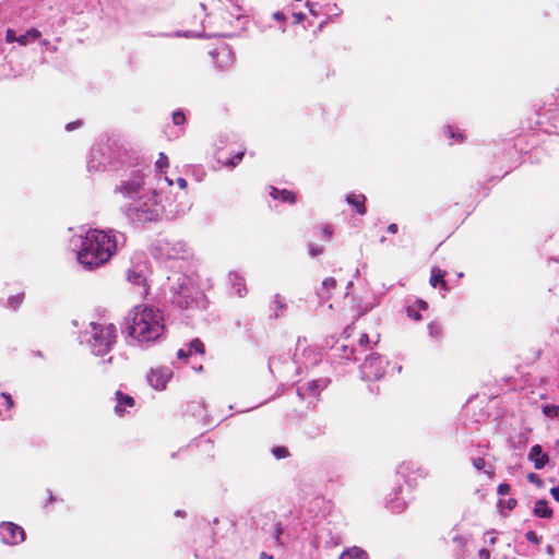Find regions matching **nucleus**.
Returning a JSON list of instances; mask_svg holds the SVG:
<instances>
[{"label":"nucleus","mask_w":559,"mask_h":559,"mask_svg":"<svg viewBox=\"0 0 559 559\" xmlns=\"http://www.w3.org/2000/svg\"><path fill=\"white\" fill-rule=\"evenodd\" d=\"M155 376H157V373H156L155 371H153V372H152V376H151V378H150V380H151V381H153V378H154Z\"/></svg>","instance_id":"603ef678"},{"label":"nucleus","mask_w":559,"mask_h":559,"mask_svg":"<svg viewBox=\"0 0 559 559\" xmlns=\"http://www.w3.org/2000/svg\"><path fill=\"white\" fill-rule=\"evenodd\" d=\"M528 460L534 462L536 469H542L548 463V455L543 453L542 445L535 444L530 450Z\"/></svg>","instance_id":"9b49d317"},{"label":"nucleus","mask_w":559,"mask_h":559,"mask_svg":"<svg viewBox=\"0 0 559 559\" xmlns=\"http://www.w3.org/2000/svg\"><path fill=\"white\" fill-rule=\"evenodd\" d=\"M341 559H368L367 552L358 547L344 551Z\"/></svg>","instance_id":"f3484780"},{"label":"nucleus","mask_w":559,"mask_h":559,"mask_svg":"<svg viewBox=\"0 0 559 559\" xmlns=\"http://www.w3.org/2000/svg\"><path fill=\"white\" fill-rule=\"evenodd\" d=\"M379 343V335L377 336V340L374 341V344Z\"/></svg>","instance_id":"5fc2aeb1"},{"label":"nucleus","mask_w":559,"mask_h":559,"mask_svg":"<svg viewBox=\"0 0 559 559\" xmlns=\"http://www.w3.org/2000/svg\"><path fill=\"white\" fill-rule=\"evenodd\" d=\"M98 153H100V148H93V150H92V157H93V159H94V158H96V155H97Z\"/></svg>","instance_id":"3c124183"},{"label":"nucleus","mask_w":559,"mask_h":559,"mask_svg":"<svg viewBox=\"0 0 559 559\" xmlns=\"http://www.w3.org/2000/svg\"><path fill=\"white\" fill-rule=\"evenodd\" d=\"M156 167L160 173H164L166 168L169 166L168 157L164 153H159V156L155 163Z\"/></svg>","instance_id":"393cba45"},{"label":"nucleus","mask_w":559,"mask_h":559,"mask_svg":"<svg viewBox=\"0 0 559 559\" xmlns=\"http://www.w3.org/2000/svg\"><path fill=\"white\" fill-rule=\"evenodd\" d=\"M156 199L157 195L153 193L152 198L148 200L150 202H144L136 209L138 221L154 222L159 218L162 214V205Z\"/></svg>","instance_id":"39448f33"},{"label":"nucleus","mask_w":559,"mask_h":559,"mask_svg":"<svg viewBox=\"0 0 559 559\" xmlns=\"http://www.w3.org/2000/svg\"><path fill=\"white\" fill-rule=\"evenodd\" d=\"M328 383L325 380H311L307 383L302 384L298 388L297 394L300 399H307V397H316L318 399L320 396L321 390L326 388Z\"/></svg>","instance_id":"6e6552de"},{"label":"nucleus","mask_w":559,"mask_h":559,"mask_svg":"<svg viewBox=\"0 0 559 559\" xmlns=\"http://www.w3.org/2000/svg\"><path fill=\"white\" fill-rule=\"evenodd\" d=\"M525 537L528 542L534 544H539L540 542V537H538L534 531L526 532Z\"/></svg>","instance_id":"7c9ffc66"},{"label":"nucleus","mask_w":559,"mask_h":559,"mask_svg":"<svg viewBox=\"0 0 559 559\" xmlns=\"http://www.w3.org/2000/svg\"><path fill=\"white\" fill-rule=\"evenodd\" d=\"M190 355L191 354H190L189 349L188 350L179 349L178 353H177V357L179 359H187Z\"/></svg>","instance_id":"c9c22d12"},{"label":"nucleus","mask_w":559,"mask_h":559,"mask_svg":"<svg viewBox=\"0 0 559 559\" xmlns=\"http://www.w3.org/2000/svg\"><path fill=\"white\" fill-rule=\"evenodd\" d=\"M186 251V245L182 241L168 238L157 239L153 247V254L157 259H178Z\"/></svg>","instance_id":"20e7f679"},{"label":"nucleus","mask_w":559,"mask_h":559,"mask_svg":"<svg viewBox=\"0 0 559 559\" xmlns=\"http://www.w3.org/2000/svg\"><path fill=\"white\" fill-rule=\"evenodd\" d=\"M473 466L478 469V471H481L485 468L486 466V461L484 457H475L473 459Z\"/></svg>","instance_id":"c756f323"},{"label":"nucleus","mask_w":559,"mask_h":559,"mask_svg":"<svg viewBox=\"0 0 559 559\" xmlns=\"http://www.w3.org/2000/svg\"><path fill=\"white\" fill-rule=\"evenodd\" d=\"M90 345L95 355L109 353L117 340V328L112 323H91Z\"/></svg>","instance_id":"7ed1b4c3"},{"label":"nucleus","mask_w":559,"mask_h":559,"mask_svg":"<svg viewBox=\"0 0 559 559\" xmlns=\"http://www.w3.org/2000/svg\"><path fill=\"white\" fill-rule=\"evenodd\" d=\"M444 276H445V272L438 269V267H433L431 270V276H430V285L432 287H437L438 285H440V287L443 289V290H447V282L444 280Z\"/></svg>","instance_id":"2eb2a0df"},{"label":"nucleus","mask_w":559,"mask_h":559,"mask_svg":"<svg viewBox=\"0 0 559 559\" xmlns=\"http://www.w3.org/2000/svg\"><path fill=\"white\" fill-rule=\"evenodd\" d=\"M282 533H283V530L281 527V524H277L276 528H275V539H276V543H278V544H280V536Z\"/></svg>","instance_id":"ea45409f"},{"label":"nucleus","mask_w":559,"mask_h":559,"mask_svg":"<svg viewBox=\"0 0 559 559\" xmlns=\"http://www.w3.org/2000/svg\"><path fill=\"white\" fill-rule=\"evenodd\" d=\"M322 233L324 234L325 237L330 238L332 235V229L330 226H325L322 228Z\"/></svg>","instance_id":"49530a36"},{"label":"nucleus","mask_w":559,"mask_h":559,"mask_svg":"<svg viewBox=\"0 0 559 559\" xmlns=\"http://www.w3.org/2000/svg\"><path fill=\"white\" fill-rule=\"evenodd\" d=\"M392 502H393L392 509H396L397 512L404 511L407 506L406 502H404V501H402V502L392 501Z\"/></svg>","instance_id":"72a5a7b5"},{"label":"nucleus","mask_w":559,"mask_h":559,"mask_svg":"<svg viewBox=\"0 0 559 559\" xmlns=\"http://www.w3.org/2000/svg\"><path fill=\"white\" fill-rule=\"evenodd\" d=\"M40 32L37 28H31L22 36L26 37V45L28 44L29 39L36 40L40 37Z\"/></svg>","instance_id":"cd10ccee"},{"label":"nucleus","mask_w":559,"mask_h":559,"mask_svg":"<svg viewBox=\"0 0 559 559\" xmlns=\"http://www.w3.org/2000/svg\"><path fill=\"white\" fill-rule=\"evenodd\" d=\"M533 513L537 518L550 519V518H552L554 511L549 507L548 501H546L544 499H539L535 502Z\"/></svg>","instance_id":"ddd939ff"},{"label":"nucleus","mask_w":559,"mask_h":559,"mask_svg":"<svg viewBox=\"0 0 559 559\" xmlns=\"http://www.w3.org/2000/svg\"><path fill=\"white\" fill-rule=\"evenodd\" d=\"M362 372L369 379L380 380L385 373V360L380 355H371L362 365Z\"/></svg>","instance_id":"0eeeda50"},{"label":"nucleus","mask_w":559,"mask_h":559,"mask_svg":"<svg viewBox=\"0 0 559 559\" xmlns=\"http://www.w3.org/2000/svg\"><path fill=\"white\" fill-rule=\"evenodd\" d=\"M443 133L444 136L451 140L450 144L463 143L465 141V135L461 131H455L451 126H445Z\"/></svg>","instance_id":"dca6fc26"},{"label":"nucleus","mask_w":559,"mask_h":559,"mask_svg":"<svg viewBox=\"0 0 559 559\" xmlns=\"http://www.w3.org/2000/svg\"><path fill=\"white\" fill-rule=\"evenodd\" d=\"M176 182H177V186H178L180 189H182V190H185V189L187 188V186H188V182H187V180H186L185 178H178V179L176 180Z\"/></svg>","instance_id":"4c0bfd02"},{"label":"nucleus","mask_w":559,"mask_h":559,"mask_svg":"<svg viewBox=\"0 0 559 559\" xmlns=\"http://www.w3.org/2000/svg\"><path fill=\"white\" fill-rule=\"evenodd\" d=\"M2 395H3V397L5 399V401H7V403H8V406H9V407H12V406H13V401H12L11 395H10V394H5V393H3Z\"/></svg>","instance_id":"de8ad7c7"},{"label":"nucleus","mask_w":559,"mask_h":559,"mask_svg":"<svg viewBox=\"0 0 559 559\" xmlns=\"http://www.w3.org/2000/svg\"><path fill=\"white\" fill-rule=\"evenodd\" d=\"M5 40L8 43H19L21 46H26V37L25 36H16L15 32L11 28H8L5 32Z\"/></svg>","instance_id":"412c9836"},{"label":"nucleus","mask_w":559,"mask_h":559,"mask_svg":"<svg viewBox=\"0 0 559 559\" xmlns=\"http://www.w3.org/2000/svg\"><path fill=\"white\" fill-rule=\"evenodd\" d=\"M79 124H80V122L69 123V124H67V129H68V130H73V129H74L76 126H79Z\"/></svg>","instance_id":"8fccbe9b"},{"label":"nucleus","mask_w":559,"mask_h":559,"mask_svg":"<svg viewBox=\"0 0 559 559\" xmlns=\"http://www.w3.org/2000/svg\"><path fill=\"white\" fill-rule=\"evenodd\" d=\"M117 251V240L110 233L92 229L82 240L78 252L81 264L95 269L107 263Z\"/></svg>","instance_id":"f257e3e1"},{"label":"nucleus","mask_w":559,"mask_h":559,"mask_svg":"<svg viewBox=\"0 0 559 559\" xmlns=\"http://www.w3.org/2000/svg\"><path fill=\"white\" fill-rule=\"evenodd\" d=\"M260 559H273V556H269L266 552L262 551L260 554Z\"/></svg>","instance_id":"09e8293b"},{"label":"nucleus","mask_w":559,"mask_h":559,"mask_svg":"<svg viewBox=\"0 0 559 559\" xmlns=\"http://www.w3.org/2000/svg\"><path fill=\"white\" fill-rule=\"evenodd\" d=\"M337 288V282L334 277H325L321 286L317 289V294L322 301H328L334 297V293Z\"/></svg>","instance_id":"9d476101"},{"label":"nucleus","mask_w":559,"mask_h":559,"mask_svg":"<svg viewBox=\"0 0 559 559\" xmlns=\"http://www.w3.org/2000/svg\"><path fill=\"white\" fill-rule=\"evenodd\" d=\"M322 251H323L322 248H314V247L310 248V254L313 257L321 254Z\"/></svg>","instance_id":"79ce46f5"},{"label":"nucleus","mask_w":559,"mask_h":559,"mask_svg":"<svg viewBox=\"0 0 559 559\" xmlns=\"http://www.w3.org/2000/svg\"><path fill=\"white\" fill-rule=\"evenodd\" d=\"M129 335L141 343L153 342L164 332V317L160 310L138 306L130 314Z\"/></svg>","instance_id":"f03ea898"},{"label":"nucleus","mask_w":559,"mask_h":559,"mask_svg":"<svg viewBox=\"0 0 559 559\" xmlns=\"http://www.w3.org/2000/svg\"><path fill=\"white\" fill-rule=\"evenodd\" d=\"M189 352H190V354H192V352H194L197 354L204 355L205 354L204 343L198 337L193 338L189 343Z\"/></svg>","instance_id":"aec40b11"},{"label":"nucleus","mask_w":559,"mask_h":559,"mask_svg":"<svg viewBox=\"0 0 559 559\" xmlns=\"http://www.w3.org/2000/svg\"><path fill=\"white\" fill-rule=\"evenodd\" d=\"M142 186L141 180H130L127 182L117 186V191L124 194L126 197H130L133 193H136Z\"/></svg>","instance_id":"4468645a"},{"label":"nucleus","mask_w":559,"mask_h":559,"mask_svg":"<svg viewBox=\"0 0 559 559\" xmlns=\"http://www.w3.org/2000/svg\"><path fill=\"white\" fill-rule=\"evenodd\" d=\"M386 230L390 233V234H396L399 231V227L395 223H392L388 226Z\"/></svg>","instance_id":"58836bf2"},{"label":"nucleus","mask_w":559,"mask_h":559,"mask_svg":"<svg viewBox=\"0 0 559 559\" xmlns=\"http://www.w3.org/2000/svg\"><path fill=\"white\" fill-rule=\"evenodd\" d=\"M1 540L7 545H17L25 539L23 527L13 522H2L0 524Z\"/></svg>","instance_id":"423d86ee"},{"label":"nucleus","mask_w":559,"mask_h":559,"mask_svg":"<svg viewBox=\"0 0 559 559\" xmlns=\"http://www.w3.org/2000/svg\"><path fill=\"white\" fill-rule=\"evenodd\" d=\"M202 369H203V367L200 365L197 370L201 371Z\"/></svg>","instance_id":"864d4df0"},{"label":"nucleus","mask_w":559,"mask_h":559,"mask_svg":"<svg viewBox=\"0 0 559 559\" xmlns=\"http://www.w3.org/2000/svg\"><path fill=\"white\" fill-rule=\"evenodd\" d=\"M24 300H25V294L16 293L14 295L9 296L8 306L13 310H17L23 305Z\"/></svg>","instance_id":"6ab92c4d"},{"label":"nucleus","mask_w":559,"mask_h":559,"mask_svg":"<svg viewBox=\"0 0 559 559\" xmlns=\"http://www.w3.org/2000/svg\"><path fill=\"white\" fill-rule=\"evenodd\" d=\"M173 122L176 126H182L186 122V115L181 110H177L173 114Z\"/></svg>","instance_id":"bb28decb"},{"label":"nucleus","mask_w":559,"mask_h":559,"mask_svg":"<svg viewBox=\"0 0 559 559\" xmlns=\"http://www.w3.org/2000/svg\"><path fill=\"white\" fill-rule=\"evenodd\" d=\"M511 490L510 485L508 484H500L497 488V492L501 496L508 495Z\"/></svg>","instance_id":"2f4dec72"},{"label":"nucleus","mask_w":559,"mask_h":559,"mask_svg":"<svg viewBox=\"0 0 559 559\" xmlns=\"http://www.w3.org/2000/svg\"><path fill=\"white\" fill-rule=\"evenodd\" d=\"M280 195H281V190L275 188V187H271L270 188V197L277 200L280 199Z\"/></svg>","instance_id":"f704fd0d"},{"label":"nucleus","mask_w":559,"mask_h":559,"mask_svg":"<svg viewBox=\"0 0 559 559\" xmlns=\"http://www.w3.org/2000/svg\"><path fill=\"white\" fill-rule=\"evenodd\" d=\"M233 289L235 295L240 298L245 297L248 293L243 278H240L236 275L234 276Z\"/></svg>","instance_id":"a211bd4d"},{"label":"nucleus","mask_w":559,"mask_h":559,"mask_svg":"<svg viewBox=\"0 0 559 559\" xmlns=\"http://www.w3.org/2000/svg\"><path fill=\"white\" fill-rule=\"evenodd\" d=\"M528 480L532 481V483H537V484H540V479L538 478V476L534 473H531L528 475Z\"/></svg>","instance_id":"37998d69"},{"label":"nucleus","mask_w":559,"mask_h":559,"mask_svg":"<svg viewBox=\"0 0 559 559\" xmlns=\"http://www.w3.org/2000/svg\"><path fill=\"white\" fill-rule=\"evenodd\" d=\"M243 156L245 151L238 152L233 157L227 158L225 162H222V164L226 167H235L236 165H238V163L242 160Z\"/></svg>","instance_id":"5701e85b"},{"label":"nucleus","mask_w":559,"mask_h":559,"mask_svg":"<svg viewBox=\"0 0 559 559\" xmlns=\"http://www.w3.org/2000/svg\"><path fill=\"white\" fill-rule=\"evenodd\" d=\"M406 312H407V316L409 318H412L413 320H415V321L421 320V314H420L419 310H415L413 307L409 306V307H407Z\"/></svg>","instance_id":"c85d7f7f"},{"label":"nucleus","mask_w":559,"mask_h":559,"mask_svg":"<svg viewBox=\"0 0 559 559\" xmlns=\"http://www.w3.org/2000/svg\"><path fill=\"white\" fill-rule=\"evenodd\" d=\"M550 495L557 502H559V485L550 489Z\"/></svg>","instance_id":"e433bc0d"},{"label":"nucleus","mask_w":559,"mask_h":559,"mask_svg":"<svg viewBox=\"0 0 559 559\" xmlns=\"http://www.w3.org/2000/svg\"><path fill=\"white\" fill-rule=\"evenodd\" d=\"M369 343H370V340H369L368 334H366V333L361 334L358 340V344L362 347H367Z\"/></svg>","instance_id":"473e14b6"},{"label":"nucleus","mask_w":559,"mask_h":559,"mask_svg":"<svg viewBox=\"0 0 559 559\" xmlns=\"http://www.w3.org/2000/svg\"><path fill=\"white\" fill-rule=\"evenodd\" d=\"M516 503H518V502H516V500H515V499H513V498H511V499H509V500L507 501V508H508L509 510H513V509L516 507Z\"/></svg>","instance_id":"a19ab883"},{"label":"nucleus","mask_w":559,"mask_h":559,"mask_svg":"<svg viewBox=\"0 0 559 559\" xmlns=\"http://www.w3.org/2000/svg\"><path fill=\"white\" fill-rule=\"evenodd\" d=\"M417 305L419 307L420 310H427L428 309V304L425 301V300H417Z\"/></svg>","instance_id":"a18cd8bd"},{"label":"nucleus","mask_w":559,"mask_h":559,"mask_svg":"<svg viewBox=\"0 0 559 559\" xmlns=\"http://www.w3.org/2000/svg\"><path fill=\"white\" fill-rule=\"evenodd\" d=\"M489 556L490 555H489V551L487 549L483 548V549L479 550V557L481 559H489Z\"/></svg>","instance_id":"c03bdc74"},{"label":"nucleus","mask_w":559,"mask_h":559,"mask_svg":"<svg viewBox=\"0 0 559 559\" xmlns=\"http://www.w3.org/2000/svg\"><path fill=\"white\" fill-rule=\"evenodd\" d=\"M272 454L277 459H286L290 455L288 449L283 445H277L272 449Z\"/></svg>","instance_id":"b1692460"},{"label":"nucleus","mask_w":559,"mask_h":559,"mask_svg":"<svg viewBox=\"0 0 559 559\" xmlns=\"http://www.w3.org/2000/svg\"><path fill=\"white\" fill-rule=\"evenodd\" d=\"M366 200L364 194L349 193L346 195V202L361 216L367 213Z\"/></svg>","instance_id":"f8f14e48"},{"label":"nucleus","mask_w":559,"mask_h":559,"mask_svg":"<svg viewBox=\"0 0 559 559\" xmlns=\"http://www.w3.org/2000/svg\"><path fill=\"white\" fill-rule=\"evenodd\" d=\"M116 401H117V404L115 406V413L118 416H123L124 414H129L130 409L135 406L134 399L131 395L126 394L120 390L116 391Z\"/></svg>","instance_id":"1a4fd4ad"},{"label":"nucleus","mask_w":559,"mask_h":559,"mask_svg":"<svg viewBox=\"0 0 559 559\" xmlns=\"http://www.w3.org/2000/svg\"><path fill=\"white\" fill-rule=\"evenodd\" d=\"M543 414L548 417H557L559 415V406L558 405H544Z\"/></svg>","instance_id":"a878e982"},{"label":"nucleus","mask_w":559,"mask_h":559,"mask_svg":"<svg viewBox=\"0 0 559 559\" xmlns=\"http://www.w3.org/2000/svg\"><path fill=\"white\" fill-rule=\"evenodd\" d=\"M556 445L559 448V440L557 441Z\"/></svg>","instance_id":"6e6d98bb"},{"label":"nucleus","mask_w":559,"mask_h":559,"mask_svg":"<svg viewBox=\"0 0 559 559\" xmlns=\"http://www.w3.org/2000/svg\"><path fill=\"white\" fill-rule=\"evenodd\" d=\"M280 200L285 203L294 204L297 201V195L294 191L288 189H282Z\"/></svg>","instance_id":"4be33fe9"}]
</instances>
